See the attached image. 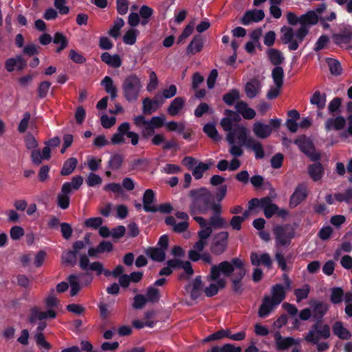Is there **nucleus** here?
<instances>
[{
    "label": "nucleus",
    "mask_w": 352,
    "mask_h": 352,
    "mask_svg": "<svg viewBox=\"0 0 352 352\" xmlns=\"http://www.w3.org/2000/svg\"><path fill=\"white\" fill-rule=\"evenodd\" d=\"M247 270L245 263L241 258H232L230 261H224L210 267V274L207 276L208 281H215L218 290L226 287L227 283L221 274L230 277L232 290L234 294H241L243 292V279L246 275Z\"/></svg>",
    "instance_id": "1"
},
{
    "label": "nucleus",
    "mask_w": 352,
    "mask_h": 352,
    "mask_svg": "<svg viewBox=\"0 0 352 352\" xmlns=\"http://www.w3.org/2000/svg\"><path fill=\"white\" fill-rule=\"evenodd\" d=\"M189 197L191 198L189 206L191 215L206 214L210 210L216 214H221L222 212L221 204L215 202L213 194L205 187L191 190Z\"/></svg>",
    "instance_id": "2"
},
{
    "label": "nucleus",
    "mask_w": 352,
    "mask_h": 352,
    "mask_svg": "<svg viewBox=\"0 0 352 352\" xmlns=\"http://www.w3.org/2000/svg\"><path fill=\"white\" fill-rule=\"evenodd\" d=\"M122 89L123 96L128 102L136 101L142 89L140 78L135 74L127 76L122 82Z\"/></svg>",
    "instance_id": "3"
},
{
    "label": "nucleus",
    "mask_w": 352,
    "mask_h": 352,
    "mask_svg": "<svg viewBox=\"0 0 352 352\" xmlns=\"http://www.w3.org/2000/svg\"><path fill=\"white\" fill-rule=\"evenodd\" d=\"M220 124L225 131L228 132L226 140L229 144H233L236 142V138L239 142H245L248 135L247 129L239 124L233 126L231 119L226 116L221 120Z\"/></svg>",
    "instance_id": "4"
},
{
    "label": "nucleus",
    "mask_w": 352,
    "mask_h": 352,
    "mask_svg": "<svg viewBox=\"0 0 352 352\" xmlns=\"http://www.w3.org/2000/svg\"><path fill=\"white\" fill-rule=\"evenodd\" d=\"M331 336V328L328 324H323L322 321H316L313 324L304 339L307 343H318L320 339L327 340Z\"/></svg>",
    "instance_id": "5"
},
{
    "label": "nucleus",
    "mask_w": 352,
    "mask_h": 352,
    "mask_svg": "<svg viewBox=\"0 0 352 352\" xmlns=\"http://www.w3.org/2000/svg\"><path fill=\"white\" fill-rule=\"evenodd\" d=\"M56 313L53 309H48L46 311H41L38 307H34L30 309V314L28 316V322L30 324H34L37 320H39L36 328L37 333H42L46 328L47 323L43 321L44 319L55 318Z\"/></svg>",
    "instance_id": "6"
},
{
    "label": "nucleus",
    "mask_w": 352,
    "mask_h": 352,
    "mask_svg": "<svg viewBox=\"0 0 352 352\" xmlns=\"http://www.w3.org/2000/svg\"><path fill=\"white\" fill-rule=\"evenodd\" d=\"M294 143L311 161L316 162L320 160V154L316 151L314 144L310 138L305 135H301L294 140Z\"/></svg>",
    "instance_id": "7"
},
{
    "label": "nucleus",
    "mask_w": 352,
    "mask_h": 352,
    "mask_svg": "<svg viewBox=\"0 0 352 352\" xmlns=\"http://www.w3.org/2000/svg\"><path fill=\"white\" fill-rule=\"evenodd\" d=\"M332 42L337 46L351 50L352 45V25H344L341 27L337 33L331 34Z\"/></svg>",
    "instance_id": "8"
},
{
    "label": "nucleus",
    "mask_w": 352,
    "mask_h": 352,
    "mask_svg": "<svg viewBox=\"0 0 352 352\" xmlns=\"http://www.w3.org/2000/svg\"><path fill=\"white\" fill-rule=\"evenodd\" d=\"M276 246H288L294 237V228L289 224L276 226L273 230Z\"/></svg>",
    "instance_id": "9"
},
{
    "label": "nucleus",
    "mask_w": 352,
    "mask_h": 352,
    "mask_svg": "<svg viewBox=\"0 0 352 352\" xmlns=\"http://www.w3.org/2000/svg\"><path fill=\"white\" fill-rule=\"evenodd\" d=\"M228 239V232H220L217 234L210 245L211 252L216 256L222 254L227 248Z\"/></svg>",
    "instance_id": "10"
},
{
    "label": "nucleus",
    "mask_w": 352,
    "mask_h": 352,
    "mask_svg": "<svg viewBox=\"0 0 352 352\" xmlns=\"http://www.w3.org/2000/svg\"><path fill=\"white\" fill-rule=\"evenodd\" d=\"M280 32L283 34L280 38V41L283 44H288V49L289 51H295L298 47L299 44L297 40H294L295 33L291 27L283 26L280 28Z\"/></svg>",
    "instance_id": "11"
},
{
    "label": "nucleus",
    "mask_w": 352,
    "mask_h": 352,
    "mask_svg": "<svg viewBox=\"0 0 352 352\" xmlns=\"http://www.w3.org/2000/svg\"><path fill=\"white\" fill-rule=\"evenodd\" d=\"M79 267L84 271H94L96 272L98 276L102 274L104 267L100 261H95L91 263L89 262L88 256L86 254H81L79 259Z\"/></svg>",
    "instance_id": "12"
},
{
    "label": "nucleus",
    "mask_w": 352,
    "mask_h": 352,
    "mask_svg": "<svg viewBox=\"0 0 352 352\" xmlns=\"http://www.w3.org/2000/svg\"><path fill=\"white\" fill-rule=\"evenodd\" d=\"M307 197V186L305 184H299L289 199V207L294 208L300 204Z\"/></svg>",
    "instance_id": "13"
},
{
    "label": "nucleus",
    "mask_w": 352,
    "mask_h": 352,
    "mask_svg": "<svg viewBox=\"0 0 352 352\" xmlns=\"http://www.w3.org/2000/svg\"><path fill=\"white\" fill-rule=\"evenodd\" d=\"M265 17V13L263 10L252 9L245 12L240 19V22L243 25H248L252 22H259Z\"/></svg>",
    "instance_id": "14"
},
{
    "label": "nucleus",
    "mask_w": 352,
    "mask_h": 352,
    "mask_svg": "<svg viewBox=\"0 0 352 352\" xmlns=\"http://www.w3.org/2000/svg\"><path fill=\"white\" fill-rule=\"evenodd\" d=\"M26 66L27 62L21 55H17L14 58H8L5 62V68L9 72H12L15 67H16V70L22 71Z\"/></svg>",
    "instance_id": "15"
},
{
    "label": "nucleus",
    "mask_w": 352,
    "mask_h": 352,
    "mask_svg": "<svg viewBox=\"0 0 352 352\" xmlns=\"http://www.w3.org/2000/svg\"><path fill=\"white\" fill-rule=\"evenodd\" d=\"M250 261L252 265L259 266L264 265L268 269L272 267V260L268 253H263L260 256L256 252L250 254Z\"/></svg>",
    "instance_id": "16"
},
{
    "label": "nucleus",
    "mask_w": 352,
    "mask_h": 352,
    "mask_svg": "<svg viewBox=\"0 0 352 352\" xmlns=\"http://www.w3.org/2000/svg\"><path fill=\"white\" fill-rule=\"evenodd\" d=\"M311 306L313 308L314 318L316 321L321 322L324 316L327 314L329 310V305L323 302L313 300L310 302Z\"/></svg>",
    "instance_id": "17"
},
{
    "label": "nucleus",
    "mask_w": 352,
    "mask_h": 352,
    "mask_svg": "<svg viewBox=\"0 0 352 352\" xmlns=\"http://www.w3.org/2000/svg\"><path fill=\"white\" fill-rule=\"evenodd\" d=\"M155 199V194L152 189L145 190L142 197L143 209L145 212H156L155 206H151Z\"/></svg>",
    "instance_id": "18"
},
{
    "label": "nucleus",
    "mask_w": 352,
    "mask_h": 352,
    "mask_svg": "<svg viewBox=\"0 0 352 352\" xmlns=\"http://www.w3.org/2000/svg\"><path fill=\"white\" fill-rule=\"evenodd\" d=\"M131 129V125L129 122H122L117 129V133L113 135L111 142L113 144H120L124 142V135L126 136L128 129Z\"/></svg>",
    "instance_id": "19"
},
{
    "label": "nucleus",
    "mask_w": 352,
    "mask_h": 352,
    "mask_svg": "<svg viewBox=\"0 0 352 352\" xmlns=\"http://www.w3.org/2000/svg\"><path fill=\"white\" fill-rule=\"evenodd\" d=\"M242 144L245 145L248 148H251L255 153L256 159H263L265 157V152L261 142L252 138L246 137L245 142H239Z\"/></svg>",
    "instance_id": "20"
},
{
    "label": "nucleus",
    "mask_w": 352,
    "mask_h": 352,
    "mask_svg": "<svg viewBox=\"0 0 352 352\" xmlns=\"http://www.w3.org/2000/svg\"><path fill=\"white\" fill-rule=\"evenodd\" d=\"M346 125V120L342 116H339L335 118H328L324 123V128L327 131L335 129L340 131L344 128Z\"/></svg>",
    "instance_id": "21"
},
{
    "label": "nucleus",
    "mask_w": 352,
    "mask_h": 352,
    "mask_svg": "<svg viewBox=\"0 0 352 352\" xmlns=\"http://www.w3.org/2000/svg\"><path fill=\"white\" fill-rule=\"evenodd\" d=\"M276 305H278L272 300L271 297L269 296H264L262 304L261 305L258 311V316L262 318L267 317Z\"/></svg>",
    "instance_id": "22"
},
{
    "label": "nucleus",
    "mask_w": 352,
    "mask_h": 352,
    "mask_svg": "<svg viewBox=\"0 0 352 352\" xmlns=\"http://www.w3.org/2000/svg\"><path fill=\"white\" fill-rule=\"evenodd\" d=\"M275 343L277 350H287L294 344H296V341L292 337L283 338L279 332L275 333Z\"/></svg>",
    "instance_id": "23"
},
{
    "label": "nucleus",
    "mask_w": 352,
    "mask_h": 352,
    "mask_svg": "<svg viewBox=\"0 0 352 352\" xmlns=\"http://www.w3.org/2000/svg\"><path fill=\"white\" fill-rule=\"evenodd\" d=\"M252 131L257 138L262 139L268 138L272 133L270 126L258 121L254 123Z\"/></svg>",
    "instance_id": "24"
},
{
    "label": "nucleus",
    "mask_w": 352,
    "mask_h": 352,
    "mask_svg": "<svg viewBox=\"0 0 352 352\" xmlns=\"http://www.w3.org/2000/svg\"><path fill=\"white\" fill-rule=\"evenodd\" d=\"M235 109L244 119L252 120L256 116L255 111L253 109L248 107V104L244 101H238L235 104Z\"/></svg>",
    "instance_id": "25"
},
{
    "label": "nucleus",
    "mask_w": 352,
    "mask_h": 352,
    "mask_svg": "<svg viewBox=\"0 0 352 352\" xmlns=\"http://www.w3.org/2000/svg\"><path fill=\"white\" fill-rule=\"evenodd\" d=\"M308 173L309 177L314 181L318 182L321 179L324 174V169L322 164L316 161L315 163L308 166Z\"/></svg>",
    "instance_id": "26"
},
{
    "label": "nucleus",
    "mask_w": 352,
    "mask_h": 352,
    "mask_svg": "<svg viewBox=\"0 0 352 352\" xmlns=\"http://www.w3.org/2000/svg\"><path fill=\"white\" fill-rule=\"evenodd\" d=\"M204 46L203 38L200 34L195 35L186 49L188 55H194L201 51Z\"/></svg>",
    "instance_id": "27"
},
{
    "label": "nucleus",
    "mask_w": 352,
    "mask_h": 352,
    "mask_svg": "<svg viewBox=\"0 0 352 352\" xmlns=\"http://www.w3.org/2000/svg\"><path fill=\"white\" fill-rule=\"evenodd\" d=\"M261 90V82L256 78H252L245 85V92L248 98H254Z\"/></svg>",
    "instance_id": "28"
},
{
    "label": "nucleus",
    "mask_w": 352,
    "mask_h": 352,
    "mask_svg": "<svg viewBox=\"0 0 352 352\" xmlns=\"http://www.w3.org/2000/svg\"><path fill=\"white\" fill-rule=\"evenodd\" d=\"M333 333L341 340H349L351 333L344 327L342 322L336 321L332 326Z\"/></svg>",
    "instance_id": "29"
},
{
    "label": "nucleus",
    "mask_w": 352,
    "mask_h": 352,
    "mask_svg": "<svg viewBox=\"0 0 352 352\" xmlns=\"http://www.w3.org/2000/svg\"><path fill=\"white\" fill-rule=\"evenodd\" d=\"M101 60L107 65L118 68L122 65V61L118 54L111 55L109 52H103L100 56Z\"/></svg>",
    "instance_id": "30"
},
{
    "label": "nucleus",
    "mask_w": 352,
    "mask_h": 352,
    "mask_svg": "<svg viewBox=\"0 0 352 352\" xmlns=\"http://www.w3.org/2000/svg\"><path fill=\"white\" fill-rule=\"evenodd\" d=\"M267 58L275 67L280 66L285 60L283 53L277 49L270 48L267 50Z\"/></svg>",
    "instance_id": "31"
},
{
    "label": "nucleus",
    "mask_w": 352,
    "mask_h": 352,
    "mask_svg": "<svg viewBox=\"0 0 352 352\" xmlns=\"http://www.w3.org/2000/svg\"><path fill=\"white\" fill-rule=\"evenodd\" d=\"M185 99L182 97H177L171 101L167 109V112L170 116H175L183 109Z\"/></svg>",
    "instance_id": "32"
},
{
    "label": "nucleus",
    "mask_w": 352,
    "mask_h": 352,
    "mask_svg": "<svg viewBox=\"0 0 352 352\" xmlns=\"http://www.w3.org/2000/svg\"><path fill=\"white\" fill-rule=\"evenodd\" d=\"M101 85L104 87L105 91L110 95L111 100H114L118 96V89L114 85L111 77L105 76L101 81Z\"/></svg>",
    "instance_id": "33"
},
{
    "label": "nucleus",
    "mask_w": 352,
    "mask_h": 352,
    "mask_svg": "<svg viewBox=\"0 0 352 352\" xmlns=\"http://www.w3.org/2000/svg\"><path fill=\"white\" fill-rule=\"evenodd\" d=\"M300 19L301 25L309 27V28L310 26L317 24L319 20L318 15L314 10H309L305 14H302L300 16Z\"/></svg>",
    "instance_id": "34"
},
{
    "label": "nucleus",
    "mask_w": 352,
    "mask_h": 352,
    "mask_svg": "<svg viewBox=\"0 0 352 352\" xmlns=\"http://www.w3.org/2000/svg\"><path fill=\"white\" fill-rule=\"evenodd\" d=\"M326 94L316 91L310 98V103L316 105L318 110H322L326 105Z\"/></svg>",
    "instance_id": "35"
},
{
    "label": "nucleus",
    "mask_w": 352,
    "mask_h": 352,
    "mask_svg": "<svg viewBox=\"0 0 352 352\" xmlns=\"http://www.w3.org/2000/svg\"><path fill=\"white\" fill-rule=\"evenodd\" d=\"M272 300L276 304L279 305L286 296L283 286L280 284L274 285L272 288Z\"/></svg>",
    "instance_id": "36"
},
{
    "label": "nucleus",
    "mask_w": 352,
    "mask_h": 352,
    "mask_svg": "<svg viewBox=\"0 0 352 352\" xmlns=\"http://www.w3.org/2000/svg\"><path fill=\"white\" fill-rule=\"evenodd\" d=\"M272 78L275 86L282 88L284 82V70L280 66L274 67L272 71Z\"/></svg>",
    "instance_id": "37"
},
{
    "label": "nucleus",
    "mask_w": 352,
    "mask_h": 352,
    "mask_svg": "<svg viewBox=\"0 0 352 352\" xmlns=\"http://www.w3.org/2000/svg\"><path fill=\"white\" fill-rule=\"evenodd\" d=\"M78 164V160L75 157H70L67 159L63 164V168L60 170V175L63 176H67L73 173Z\"/></svg>",
    "instance_id": "38"
},
{
    "label": "nucleus",
    "mask_w": 352,
    "mask_h": 352,
    "mask_svg": "<svg viewBox=\"0 0 352 352\" xmlns=\"http://www.w3.org/2000/svg\"><path fill=\"white\" fill-rule=\"evenodd\" d=\"M52 41L54 44L60 45L56 50V53H60L68 45V40L67 37L63 33L59 32L54 34Z\"/></svg>",
    "instance_id": "39"
},
{
    "label": "nucleus",
    "mask_w": 352,
    "mask_h": 352,
    "mask_svg": "<svg viewBox=\"0 0 352 352\" xmlns=\"http://www.w3.org/2000/svg\"><path fill=\"white\" fill-rule=\"evenodd\" d=\"M123 162V155L120 153H115L110 157L107 167L111 170H118L122 167Z\"/></svg>",
    "instance_id": "40"
},
{
    "label": "nucleus",
    "mask_w": 352,
    "mask_h": 352,
    "mask_svg": "<svg viewBox=\"0 0 352 352\" xmlns=\"http://www.w3.org/2000/svg\"><path fill=\"white\" fill-rule=\"evenodd\" d=\"M344 289L340 287L331 288L330 301L333 305H338L343 301Z\"/></svg>",
    "instance_id": "41"
},
{
    "label": "nucleus",
    "mask_w": 352,
    "mask_h": 352,
    "mask_svg": "<svg viewBox=\"0 0 352 352\" xmlns=\"http://www.w3.org/2000/svg\"><path fill=\"white\" fill-rule=\"evenodd\" d=\"M146 253L155 261L162 262L166 258V252L159 248H151L147 250Z\"/></svg>",
    "instance_id": "42"
},
{
    "label": "nucleus",
    "mask_w": 352,
    "mask_h": 352,
    "mask_svg": "<svg viewBox=\"0 0 352 352\" xmlns=\"http://www.w3.org/2000/svg\"><path fill=\"white\" fill-rule=\"evenodd\" d=\"M203 131L215 142H219L221 140V136L219 134L215 125L212 123L206 124L203 128Z\"/></svg>",
    "instance_id": "43"
},
{
    "label": "nucleus",
    "mask_w": 352,
    "mask_h": 352,
    "mask_svg": "<svg viewBox=\"0 0 352 352\" xmlns=\"http://www.w3.org/2000/svg\"><path fill=\"white\" fill-rule=\"evenodd\" d=\"M326 62L329 66L330 73L333 76H340L342 72L340 63L335 58H327Z\"/></svg>",
    "instance_id": "44"
},
{
    "label": "nucleus",
    "mask_w": 352,
    "mask_h": 352,
    "mask_svg": "<svg viewBox=\"0 0 352 352\" xmlns=\"http://www.w3.org/2000/svg\"><path fill=\"white\" fill-rule=\"evenodd\" d=\"M67 280L71 287L70 295L75 296L81 289L79 283V276L77 274H72L68 276Z\"/></svg>",
    "instance_id": "45"
},
{
    "label": "nucleus",
    "mask_w": 352,
    "mask_h": 352,
    "mask_svg": "<svg viewBox=\"0 0 352 352\" xmlns=\"http://www.w3.org/2000/svg\"><path fill=\"white\" fill-rule=\"evenodd\" d=\"M210 351V352H241L242 349L232 344H225L221 346H213Z\"/></svg>",
    "instance_id": "46"
},
{
    "label": "nucleus",
    "mask_w": 352,
    "mask_h": 352,
    "mask_svg": "<svg viewBox=\"0 0 352 352\" xmlns=\"http://www.w3.org/2000/svg\"><path fill=\"white\" fill-rule=\"evenodd\" d=\"M150 161L147 158H138L134 160L131 162V170H145L148 165Z\"/></svg>",
    "instance_id": "47"
},
{
    "label": "nucleus",
    "mask_w": 352,
    "mask_h": 352,
    "mask_svg": "<svg viewBox=\"0 0 352 352\" xmlns=\"http://www.w3.org/2000/svg\"><path fill=\"white\" fill-rule=\"evenodd\" d=\"M221 214L214 213L209 219V226L214 228H223L227 226L226 221L220 216Z\"/></svg>",
    "instance_id": "48"
},
{
    "label": "nucleus",
    "mask_w": 352,
    "mask_h": 352,
    "mask_svg": "<svg viewBox=\"0 0 352 352\" xmlns=\"http://www.w3.org/2000/svg\"><path fill=\"white\" fill-rule=\"evenodd\" d=\"M239 91L236 89H233L223 95V101L228 106H232L239 98Z\"/></svg>",
    "instance_id": "49"
},
{
    "label": "nucleus",
    "mask_w": 352,
    "mask_h": 352,
    "mask_svg": "<svg viewBox=\"0 0 352 352\" xmlns=\"http://www.w3.org/2000/svg\"><path fill=\"white\" fill-rule=\"evenodd\" d=\"M124 25V20L122 18L118 17L114 21L112 28L109 30V34L114 38H117L120 35V30Z\"/></svg>",
    "instance_id": "50"
},
{
    "label": "nucleus",
    "mask_w": 352,
    "mask_h": 352,
    "mask_svg": "<svg viewBox=\"0 0 352 352\" xmlns=\"http://www.w3.org/2000/svg\"><path fill=\"white\" fill-rule=\"evenodd\" d=\"M310 292V286L305 284L301 288L294 290V295L296 298L297 302H301L302 300L307 298Z\"/></svg>",
    "instance_id": "51"
},
{
    "label": "nucleus",
    "mask_w": 352,
    "mask_h": 352,
    "mask_svg": "<svg viewBox=\"0 0 352 352\" xmlns=\"http://www.w3.org/2000/svg\"><path fill=\"white\" fill-rule=\"evenodd\" d=\"M158 109L153 104V100L148 97L145 98L142 100V113L144 115H151L156 111Z\"/></svg>",
    "instance_id": "52"
},
{
    "label": "nucleus",
    "mask_w": 352,
    "mask_h": 352,
    "mask_svg": "<svg viewBox=\"0 0 352 352\" xmlns=\"http://www.w3.org/2000/svg\"><path fill=\"white\" fill-rule=\"evenodd\" d=\"M138 34V30L136 29L131 28L126 32L123 36L122 40L125 44L132 45L135 43L137 36Z\"/></svg>",
    "instance_id": "53"
},
{
    "label": "nucleus",
    "mask_w": 352,
    "mask_h": 352,
    "mask_svg": "<svg viewBox=\"0 0 352 352\" xmlns=\"http://www.w3.org/2000/svg\"><path fill=\"white\" fill-rule=\"evenodd\" d=\"M63 262L65 264L74 266L76 264L77 254L73 250L64 252L62 254Z\"/></svg>",
    "instance_id": "54"
},
{
    "label": "nucleus",
    "mask_w": 352,
    "mask_h": 352,
    "mask_svg": "<svg viewBox=\"0 0 352 352\" xmlns=\"http://www.w3.org/2000/svg\"><path fill=\"white\" fill-rule=\"evenodd\" d=\"M209 169V165L199 162L198 165L192 170V175L196 179H200L202 178L204 173Z\"/></svg>",
    "instance_id": "55"
},
{
    "label": "nucleus",
    "mask_w": 352,
    "mask_h": 352,
    "mask_svg": "<svg viewBox=\"0 0 352 352\" xmlns=\"http://www.w3.org/2000/svg\"><path fill=\"white\" fill-rule=\"evenodd\" d=\"M147 301L155 302L159 300L160 299V292L159 290L154 287H148L146 292V298Z\"/></svg>",
    "instance_id": "56"
},
{
    "label": "nucleus",
    "mask_w": 352,
    "mask_h": 352,
    "mask_svg": "<svg viewBox=\"0 0 352 352\" xmlns=\"http://www.w3.org/2000/svg\"><path fill=\"white\" fill-rule=\"evenodd\" d=\"M70 204V197L69 195L59 193L57 196V205L63 210L69 208Z\"/></svg>",
    "instance_id": "57"
},
{
    "label": "nucleus",
    "mask_w": 352,
    "mask_h": 352,
    "mask_svg": "<svg viewBox=\"0 0 352 352\" xmlns=\"http://www.w3.org/2000/svg\"><path fill=\"white\" fill-rule=\"evenodd\" d=\"M51 87V83L49 81L41 82L38 87V97L44 98L47 95L49 89Z\"/></svg>",
    "instance_id": "58"
},
{
    "label": "nucleus",
    "mask_w": 352,
    "mask_h": 352,
    "mask_svg": "<svg viewBox=\"0 0 352 352\" xmlns=\"http://www.w3.org/2000/svg\"><path fill=\"white\" fill-rule=\"evenodd\" d=\"M30 117H31V115H30V112L26 111L25 113H24V114L23 116V118L20 121L19 126H18V131L19 133H23L26 131V130L28 127V124H29V122L30 120Z\"/></svg>",
    "instance_id": "59"
},
{
    "label": "nucleus",
    "mask_w": 352,
    "mask_h": 352,
    "mask_svg": "<svg viewBox=\"0 0 352 352\" xmlns=\"http://www.w3.org/2000/svg\"><path fill=\"white\" fill-rule=\"evenodd\" d=\"M102 222L103 221L101 217H92L85 220V226L87 228L97 229L100 227V226L102 224Z\"/></svg>",
    "instance_id": "60"
},
{
    "label": "nucleus",
    "mask_w": 352,
    "mask_h": 352,
    "mask_svg": "<svg viewBox=\"0 0 352 352\" xmlns=\"http://www.w3.org/2000/svg\"><path fill=\"white\" fill-rule=\"evenodd\" d=\"M102 178L97 174L90 173L86 179V183L88 186L93 187L96 185H100L102 183Z\"/></svg>",
    "instance_id": "61"
},
{
    "label": "nucleus",
    "mask_w": 352,
    "mask_h": 352,
    "mask_svg": "<svg viewBox=\"0 0 352 352\" xmlns=\"http://www.w3.org/2000/svg\"><path fill=\"white\" fill-rule=\"evenodd\" d=\"M166 127L169 131H177L180 134L182 133L185 129V126L184 124H178L175 121L168 122L166 124Z\"/></svg>",
    "instance_id": "62"
},
{
    "label": "nucleus",
    "mask_w": 352,
    "mask_h": 352,
    "mask_svg": "<svg viewBox=\"0 0 352 352\" xmlns=\"http://www.w3.org/2000/svg\"><path fill=\"white\" fill-rule=\"evenodd\" d=\"M25 234L24 230L22 227L19 226H14L11 228L10 231V235L12 240L20 239Z\"/></svg>",
    "instance_id": "63"
},
{
    "label": "nucleus",
    "mask_w": 352,
    "mask_h": 352,
    "mask_svg": "<svg viewBox=\"0 0 352 352\" xmlns=\"http://www.w3.org/2000/svg\"><path fill=\"white\" fill-rule=\"evenodd\" d=\"M69 58L75 63L83 64L86 62V58L74 50H71L69 53Z\"/></svg>",
    "instance_id": "64"
}]
</instances>
